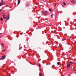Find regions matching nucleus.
<instances>
[{
  "instance_id": "f257e3e1",
  "label": "nucleus",
  "mask_w": 76,
  "mask_h": 76,
  "mask_svg": "<svg viewBox=\"0 0 76 76\" xmlns=\"http://www.w3.org/2000/svg\"><path fill=\"white\" fill-rule=\"evenodd\" d=\"M42 12L45 15H47V11H42Z\"/></svg>"
},
{
  "instance_id": "f03ea898",
  "label": "nucleus",
  "mask_w": 76,
  "mask_h": 76,
  "mask_svg": "<svg viewBox=\"0 0 76 76\" xmlns=\"http://www.w3.org/2000/svg\"><path fill=\"white\" fill-rule=\"evenodd\" d=\"M9 18H10V17L9 15H7L6 17V18L7 20H9Z\"/></svg>"
},
{
  "instance_id": "7ed1b4c3",
  "label": "nucleus",
  "mask_w": 76,
  "mask_h": 76,
  "mask_svg": "<svg viewBox=\"0 0 76 76\" xmlns=\"http://www.w3.org/2000/svg\"><path fill=\"white\" fill-rule=\"evenodd\" d=\"M70 64L68 63L67 65V68H69V67H70Z\"/></svg>"
},
{
  "instance_id": "20e7f679",
  "label": "nucleus",
  "mask_w": 76,
  "mask_h": 76,
  "mask_svg": "<svg viewBox=\"0 0 76 76\" xmlns=\"http://www.w3.org/2000/svg\"><path fill=\"white\" fill-rule=\"evenodd\" d=\"M69 63H70V64L71 65H72L73 64V62L72 61H69Z\"/></svg>"
},
{
  "instance_id": "39448f33",
  "label": "nucleus",
  "mask_w": 76,
  "mask_h": 76,
  "mask_svg": "<svg viewBox=\"0 0 76 76\" xmlns=\"http://www.w3.org/2000/svg\"><path fill=\"white\" fill-rule=\"evenodd\" d=\"M3 18H4V19H6V16H5V15H3Z\"/></svg>"
},
{
  "instance_id": "423d86ee",
  "label": "nucleus",
  "mask_w": 76,
  "mask_h": 76,
  "mask_svg": "<svg viewBox=\"0 0 76 76\" xmlns=\"http://www.w3.org/2000/svg\"><path fill=\"white\" fill-rule=\"evenodd\" d=\"M2 58L3 59L5 58V56H4L2 57Z\"/></svg>"
},
{
  "instance_id": "0eeeda50",
  "label": "nucleus",
  "mask_w": 76,
  "mask_h": 76,
  "mask_svg": "<svg viewBox=\"0 0 76 76\" xmlns=\"http://www.w3.org/2000/svg\"><path fill=\"white\" fill-rule=\"evenodd\" d=\"M20 0H18V4H19L20 3Z\"/></svg>"
},
{
  "instance_id": "6e6552de",
  "label": "nucleus",
  "mask_w": 76,
  "mask_h": 76,
  "mask_svg": "<svg viewBox=\"0 0 76 76\" xmlns=\"http://www.w3.org/2000/svg\"><path fill=\"white\" fill-rule=\"evenodd\" d=\"M1 45L2 46V47H3L4 48V45H3V44L1 43Z\"/></svg>"
},
{
  "instance_id": "1a4fd4ad",
  "label": "nucleus",
  "mask_w": 76,
  "mask_h": 76,
  "mask_svg": "<svg viewBox=\"0 0 76 76\" xmlns=\"http://www.w3.org/2000/svg\"><path fill=\"white\" fill-rule=\"evenodd\" d=\"M39 76H42V73H40L39 74Z\"/></svg>"
},
{
  "instance_id": "9d476101",
  "label": "nucleus",
  "mask_w": 76,
  "mask_h": 76,
  "mask_svg": "<svg viewBox=\"0 0 76 76\" xmlns=\"http://www.w3.org/2000/svg\"><path fill=\"white\" fill-rule=\"evenodd\" d=\"M71 2H72V3H74V2H75V1H74V0H72L71 1Z\"/></svg>"
},
{
  "instance_id": "9b49d317",
  "label": "nucleus",
  "mask_w": 76,
  "mask_h": 76,
  "mask_svg": "<svg viewBox=\"0 0 76 76\" xmlns=\"http://www.w3.org/2000/svg\"><path fill=\"white\" fill-rule=\"evenodd\" d=\"M3 6V4H2V3H1L0 4V6Z\"/></svg>"
},
{
  "instance_id": "f8f14e48",
  "label": "nucleus",
  "mask_w": 76,
  "mask_h": 76,
  "mask_svg": "<svg viewBox=\"0 0 76 76\" xmlns=\"http://www.w3.org/2000/svg\"><path fill=\"white\" fill-rule=\"evenodd\" d=\"M57 64L58 65H60V62H58L57 63Z\"/></svg>"
},
{
  "instance_id": "ddd939ff",
  "label": "nucleus",
  "mask_w": 76,
  "mask_h": 76,
  "mask_svg": "<svg viewBox=\"0 0 76 76\" xmlns=\"http://www.w3.org/2000/svg\"><path fill=\"white\" fill-rule=\"evenodd\" d=\"M38 64L39 65V67H41V65L39 64Z\"/></svg>"
},
{
  "instance_id": "4468645a",
  "label": "nucleus",
  "mask_w": 76,
  "mask_h": 76,
  "mask_svg": "<svg viewBox=\"0 0 76 76\" xmlns=\"http://www.w3.org/2000/svg\"><path fill=\"white\" fill-rule=\"evenodd\" d=\"M63 4H64V5H66V3H65V2H63Z\"/></svg>"
},
{
  "instance_id": "2eb2a0df",
  "label": "nucleus",
  "mask_w": 76,
  "mask_h": 76,
  "mask_svg": "<svg viewBox=\"0 0 76 76\" xmlns=\"http://www.w3.org/2000/svg\"><path fill=\"white\" fill-rule=\"evenodd\" d=\"M49 11H51V9H49Z\"/></svg>"
},
{
  "instance_id": "dca6fc26",
  "label": "nucleus",
  "mask_w": 76,
  "mask_h": 76,
  "mask_svg": "<svg viewBox=\"0 0 76 76\" xmlns=\"http://www.w3.org/2000/svg\"><path fill=\"white\" fill-rule=\"evenodd\" d=\"M53 15H51V18H53Z\"/></svg>"
},
{
  "instance_id": "f3484780",
  "label": "nucleus",
  "mask_w": 76,
  "mask_h": 76,
  "mask_svg": "<svg viewBox=\"0 0 76 76\" xmlns=\"http://www.w3.org/2000/svg\"><path fill=\"white\" fill-rule=\"evenodd\" d=\"M1 20H3V18H1Z\"/></svg>"
},
{
  "instance_id": "a211bd4d",
  "label": "nucleus",
  "mask_w": 76,
  "mask_h": 76,
  "mask_svg": "<svg viewBox=\"0 0 76 76\" xmlns=\"http://www.w3.org/2000/svg\"><path fill=\"white\" fill-rule=\"evenodd\" d=\"M2 51H6V50H3Z\"/></svg>"
},
{
  "instance_id": "6ab92c4d",
  "label": "nucleus",
  "mask_w": 76,
  "mask_h": 76,
  "mask_svg": "<svg viewBox=\"0 0 76 76\" xmlns=\"http://www.w3.org/2000/svg\"><path fill=\"white\" fill-rule=\"evenodd\" d=\"M5 3H2V4H3V5H4V4H5Z\"/></svg>"
},
{
  "instance_id": "aec40b11",
  "label": "nucleus",
  "mask_w": 76,
  "mask_h": 76,
  "mask_svg": "<svg viewBox=\"0 0 76 76\" xmlns=\"http://www.w3.org/2000/svg\"><path fill=\"white\" fill-rule=\"evenodd\" d=\"M55 6H57V4H55Z\"/></svg>"
},
{
  "instance_id": "412c9836",
  "label": "nucleus",
  "mask_w": 76,
  "mask_h": 76,
  "mask_svg": "<svg viewBox=\"0 0 76 76\" xmlns=\"http://www.w3.org/2000/svg\"><path fill=\"white\" fill-rule=\"evenodd\" d=\"M2 10V9H1L0 10V12H1V11Z\"/></svg>"
},
{
  "instance_id": "4be33fe9",
  "label": "nucleus",
  "mask_w": 76,
  "mask_h": 76,
  "mask_svg": "<svg viewBox=\"0 0 76 76\" xmlns=\"http://www.w3.org/2000/svg\"><path fill=\"white\" fill-rule=\"evenodd\" d=\"M1 34H2V33H0V35H1Z\"/></svg>"
},
{
  "instance_id": "5701e85b",
  "label": "nucleus",
  "mask_w": 76,
  "mask_h": 76,
  "mask_svg": "<svg viewBox=\"0 0 76 76\" xmlns=\"http://www.w3.org/2000/svg\"><path fill=\"white\" fill-rule=\"evenodd\" d=\"M2 3V4L3 3V1H2V3Z\"/></svg>"
},
{
  "instance_id": "b1692460",
  "label": "nucleus",
  "mask_w": 76,
  "mask_h": 76,
  "mask_svg": "<svg viewBox=\"0 0 76 76\" xmlns=\"http://www.w3.org/2000/svg\"><path fill=\"white\" fill-rule=\"evenodd\" d=\"M1 60V58H0V60Z\"/></svg>"
},
{
  "instance_id": "393cba45",
  "label": "nucleus",
  "mask_w": 76,
  "mask_h": 76,
  "mask_svg": "<svg viewBox=\"0 0 76 76\" xmlns=\"http://www.w3.org/2000/svg\"><path fill=\"white\" fill-rule=\"evenodd\" d=\"M9 1H10V0H8Z\"/></svg>"
}]
</instances>
